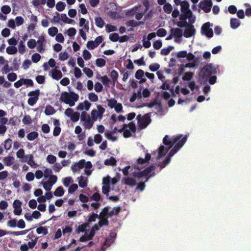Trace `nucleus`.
Instances as JSON below:
<instances>
[{"label":"nucleus","instance_id":"nucleus-3","mask_svg":"<svg viewBox=\"0 0 251 251\" xmlns=\"http://www.w3.org/2000/svg\"><path fill=\"white\" fill-rule=\"evenodd\" d=\"M109 207L108 206H105L99 215L98 218L100 219V221L98 222V224L100 226L108 225L109 222L108 221V218L110 217L108 215V211H109Z\"/></svg>","mask_w":251,"mask_h":251},{"label":"nucleus","instance_id":"nucleus-40","mask_svg":"<svg viewBox=\"0 0 251 251\" xmlns=\"http://www.w3.org/2000/svg\"><path fill=\"white\" fill-rule=\"evenodd\" d=\"M193 75H194L193 73H192L191 72H186L184 74V75L182 77V79L184 81H189L192 79Z\"/></svg>","mask_w":251,"mask_h":251},{"label":"nucleus","instance_id":"nucleus-14","mask_svg":"<svg viewBox=\"0 0 251 251\" xmlns=\"http://www.w3.org/2000/svg\"><path fill=\"white\" fill-rule=\"evenodd\" d=\"M189 4L187 1L183 0L180 5V10L182 13H188L189 15H192V12L189 9Z\"/></svg>","mask_w":251,"mask_h":251},{"label":"nucleus","instance_id":"nucleus-52","mask_svg":"<svg viewBox=\"0 0 251 251\" xmlns=\"http://www.w3.org/2000/svg\"><path fill=\"white\" fill-rule=\"evenodd\" d=\"M105 28L106 31L108 33L116 31L117 29V27L116 26L111 25L110 24H107L105 26Z\"/></svg>","mask_w":251,"mask_h":251},{"label":"nucleus","instance_id":"nucleus-16","mask_svg":"<svg viewBox=\"0 0 251 251\" xmlns=\"http://www.w3.org/2000/svg\"><path fill=\"white\" fill-rule=\"evenodd\" d=\"M79 26L81 27L83 26L84 29L86 32H88L89 30V23L88 21L86 22L85 19L81 18L79 19Z\"/></svg>","mask_w":251,"mask_h":251},{"label":"nucleus","instance_id":"nucleus-27","mask_svg":"<svg viewBox=\"0 0 251 251\" xmlns=\"http://www.w3.org/2000/svg\"><path fill=\"white\" fill-rule=\"evenodd\" d=\"M39 134L36 131H32L26 135V138L29 141H33L38 137Z\"/></svg>","mask_w":251,"mask_h":251},{"label":"nucleus","instance_id":"nucleus-60","mask_svg":"<svg viewBox=\"0 0 251 251\" xmlns=\"http://www.w3.org/2000/svg\"><path fill=\"white\" fill-rule=\"evenodd\" d=\"M47 161L50 164H54L56 161V157L52 154H50L47 156Z\"/></svg>","mask_w":251,"mask_h":251},{"label":"nucleus","instance_id":"nucleus-8","mask_svg":"<svg viewBox=\"0 0 251 251\" xmlns=\"http://www.w3.org/2000/svg\"><path fill=\"white\" fill-rule=\"evenodd\" d=\"M187 140V137H184L181 139L180 142H177V144L175 145L174 147L170 151L168 156L172 157L177 151L183 146Z\"/></svg>","mask_w":251,"mask_h":251},{"label":"nucleus","instance_id":"nucleus-10","mask_svg":"<svg viewBox=\"0 0 251 251\" xmlns=\"http://www.w3.org/2000/svg\"><path fill=\"white\" fill-rule=\"evenodd\" d=\"M212 6V0H204L199 3V7L205 13H208L211 11Z\"/></svg>","mask_w":251,"mask_h":251},{"label":"nucleus","instance_id":"nucleus-56","mask_svg":"<svg viewBox=\"0 0 251 251\" xmlns=\"http://www.w3.org/2000/svg\"><path fill=\"white\" fill-rule=\"evenodd\" d=\"M1 12L4 14H8L11 12V7L7 5H3L1 8Z\"/></svg>","mask_w":251,"mask_h":251},{"label":"nucleus","instance_id":"nucleus-23","mask_svg":"<svg viewBox=\"0 0 251 251\" xmlns=\"http://www.w3.org/2000/svg\"><path fill=\"white\" fill-rule=\"evenodd\" d=\"M56 111L54 109V108L50 105H48L45 108V113L46 115H50L54 114L55 113Z\"/></svg>","mask_w":251,"mask_h":251},{"label":"nucleus","instance_id":"nucleus-45","mask_svg":"<svg viewBox=\"0 0 251 251\" xmlns=\"http://www.w3.org/2000/svg\"><path fill=\"white\" fill-rule=\"evenodd\" d=\"M12 141L11 139H7L4 141V148L6 150H9L12 146Z\"/></svg>","mask_w":251,"mask_h":251},{"label":"nucleus","instance_id":"nucleus-53","mask_svg":"<svg viewBox=\"0 0 251 251\" xmlns=\"http://www.w3.org/2000/svg\"><path fill=\"white\" fill-rule=\"evenodd\" d=\"M27 45L29 48L32 49L36 46L37 42H36L35 39H31L28 40Z\"/></svg>","mask_w":251,"mask_h":251},{"label":"nucleus","instance_id":"nucleus-59","mask_svg":"<svg viewBox=\"0 0 251 251\" xmlns=\"http://www.w3.org/2000/svg\"><path fill=\"white\" fill-rule=\"evenodd\" d=\"M7 226L12 228L15 227L17 226V220L16 219H13L9 220L7 222Z\"/></svg>","mask_w":251,"mask_h":251},{"label":"nucleus","instance_id":"nucleus-35","mask_svg":"<svg viewBox=\"0 0 251 251\" xmlns=\"http://www.w3.org/2000/svg\"><path fill=\"white\" fill-rule=\"evenodd\" d=\"M174 49V47L173 46H169L167 48H163L161 50L160 53L163 55H168L170 51Z\"/></svg>","mask_w":251,"mask_h":251},{"label":"nucleus","instance_id":"nucleus-13","mask_svg":"<svg viewBox=\"0 0 251 251\" xmlns=\"http://www.w3.org/2000/svg\"><path fill=\"white\" fill-rule=\"evenodd\" d=\"M155 168L156 166L152 165L144 170L146 175V178L147 177H149L150 178L151 176H155V174L153 171L155 170Z\"/></svg>","mask_w":251,"mask_h":251},{"label":"nucleus","instance_id":"nucleus-20","mask_svg":"<svg viewBox=\"0 0 251 251\" xmlns=\"http://www.w3.org/2000/svg\"><path fill=\"white\" fill-rule=\"evenodd\" d=\"M124 183L131 187H133L136 184V180L131 177H125L124 179Z\"/></svg>","mask_w":251,"mask_h":251},{"label":"nucleus","instance_id":"nucleus-54","mask_svg":"<svg viewBox=\"0 0 251 251\" xmlns=\"http://www.w3.org/2000/svg\"><path fill=\"white\" fill-rule=\"evenodd\" d=\"M83 71L86 74L88 77H92L93 75V71L89 68L84 67L83 69Z\"/></svg>","mask_w":251,"mask_h":251},{"label":"nucleus","instance_id":"nucleus-58","mask_svg":"<svg viewBox=\"0 0 251 251\" xmlns=\"http://www.w3.org/2000/svg\"><path fill=\"white\" fill-rule=\"evenodd\" d=\"M167 31L164 28H159L156 31V34L158 36L163 37L166 36Z\"/></svg>","mask_w":251,"mask_h":251},{"label":"nucleus","instance_id":"nucleus-50","mask_svg":"<svg viewBox=\"0 0 251 251\" xmlns=\"http://www.w3.org/2000/svg\"><path fill=\"white\" fill-rule=\"evenodd\" d=\"M66 4L62 1L58 2L56 5V8L58 11H63L65 8Z\"/></svg>","mask_w":251,"mask_h":251},{"label":"nucleus","instance_id":"nucleus-31","mask_svg":"<svg viewBox=\"0 0 251 251\" xmlns=\"http://www.w3.org/2000/svg\"><path fill=\"white\" fill-rule=\"evenodd\" d=\"M117 161L116 159L111 156L109 159H106L104 161V164L106 165L115 166L116 165Z\"/></svg>","mask_w":251,"mask_h":251},{"label":"nucleus","instance_id":"nucleus-46","mask_svg":"<svg viewBox=\"0 0 251 251\" xmlns=\"http://www.w3.org/2000/svg\"><path fill=\"white\" fill-rule=\"evenodd\" d=\"M79 117L80 114L78 112H74V113L70 117L71 120L74 122L78 121Z\"/></svg>","mask_w":251,"mask_h":251},{"label":"nucleus","instance_id":"nucleus-25","mask_svg":"<svg viewBox=\"0 0 251 251\" xmlns=\"http://www.w3.org/2000/svg\"><path fill=\"white\" fill-rule=\"evenodd\" d=\"M13 161L14 158L12 156H11L5 157L3 159L4 164L7 166L12 165L13 164Z\"/></svg>","mask_w":251,"mask_h":251},{"label":"nucleus","instance_id":"nucleus-51","mask_svg":"<svg viewBox=\"0 0 251 251\" xmlns=\"http://www.w3.org/2000/svg\"><path fill=\"white\" fill-rule=\"evenodd\" d=\"M79 185L81 188H85L87 186V180L84 179L83 176H81L78 181Z\"/></svg>","mask_w":251,"mask_h":251},{"label":"nucleus","instance_id":"nucleus-55","mask_svg":"<svg viewBox=\"0 0 251 251\" xmlns=\"http://www.w3.org/2000/svg\"><path fill=\"white\" fill-rule=\"evenodd\" d=\"M107 102L108 106H109L111 108H114L115 106L117 103V100L114 98L107 100Z\"/></svg>","mask_w":251,"mask_h":251},{"label":"nucleus","instance_id":"nucleus-47","mask_svg":"<svg viewBox=\"0 0 251 251\" xmlns=\"http://www.w3.org/2000/svg\"><path fill=\"white\" fill-rule=\"evenodd\" d=\"M19 52L21 54H24L25 52V46L23 41H21L19 44Z\"/></svg>","mask_w":251,"mask_h":251},{"label":"nucleus","instance_id":"nucleus-61","mask_svg":"<svg viewBox=\"0 0 251 251\" xmlns=\"http://www.w3.org/2000/svg\"><path fill=\"white\" fill-rule=\"evenodd\" d=\"M144 75V72L141 69L138 70L135 75V77L137 79H140Z\"/></svg>","mask_w":251,"mask_h":251},{"label":"nucleus","instance_id":"nucleus-57","mask_svg":"<svg viewBox=\"0 0 251 251\" xmlns=\"http://www.w3.org/2000/svg\"><path fill=\"white\" fill-rule=\"evenodd\" d=\"M46 2V0H33L32 4L36 7L39 6L40 5H44Z\"/></svg>","mask_w":251,"mask_h":251},{"label":"nucleus","instance_id":"nucleus-38","mask_svg":"<svg viewBox=\"0 0 251 251\" xmlns=\"http://www.w3.org/2000/svg\"><path fill=\"white\" fill-rule=\"evenodd\" d=\"M6 51L8 54H15L17 52V49L15 46H9Z\"/></svg>","mask_w":251,"mask_h":251},{"label":"nucleus","instance_id":"nucleus-37","mask_svg":"<svg viewBox=\"0 0 251 251\" xmlns=\"http://www.w3.org/2000/svg\"><path fill=\"white\" fill-rule=\"evenodd\" d=\"M133 176L135 177H137L139 179L141 178V179L143 180V178L144 177H146V175L144 170L143 171L134 172L133 173Z\"/></svg>","mask_w":251,"mask_h":251},{"label":"nucleus","instance_id":"nucleus-19","mask_svg":"<svg viewBox=\"0 0 251 251\" xmlns=\"http://www.w3.org/2000/svg\"><path fill=\"white\" fill-rule=\"evenodd\" d=\"M51 77L53 79L58 80L62 77V74L60 70L53 69L51 71Z\"/></svg>","mask_w":251,"mask_h":251},{"label":"nucleus","instance_id":"nucleus-24","mask_svg":"<svg viewBox=\"0 0 251 251\" xmlns=\"http://www.w3.org/2000/svg\"><path fill=\"white\" fill-rule=\"evenodd\" d=\"M121 211V208L120 206L114 207L111 211H108V215L110 217L113 215H118Z\"/></svg>","mask_w":251,"mask_h":251},{"label":"nucleus","instance_id":"nucleus-48","mask_svg":"<svg viewBox=\"0 0 251 251\" xmlns=\"http://www.w3.org/2000/svg\"><path fill=\"white\" fill-rule=\"evenodd\" d=\"M192 15H189L188 13H182L179 15V19L181 21H186L187 19L190 18Z\"/></svg>","mask_w":251,"mask_h":251},{"label":"nucleus","instance_id":"nucleus-17","mask_svg":"<svg viewBox=\"0 0 251 251\" xmlns=\"http://www.w3.org/2000/svg\"><path fill=\"white\" fill-rule=\"evenodd\" d=\"M169 150V149L165 147L164 146H161L158 149V153L156 158L159 159L162 156H164Z\"/></svg>","mask_w":251,"mask_h":251},{"label":"nucleus","instance_id":"nucleus-5","mask_svg":"<svg viewBox=\"0 0 251 251\" xmlns=\"http://www.w3.org/2000/svg\"><path fill=\"white\" fill-rule=\"evenodd\" d=\"M184 136L183 135H179L176 137L170 138L168 135H165L163 139V143L164 145L169 146L168 149H171L174 145L180 142L181 139Z\"/></svg>","mask_w":251,"mask_h":251},{"label":"nucleus","instance_id":"nucleus-29","mask_svg":"<svg viewBox=\"0 0 251 251\" xmlns=\"http://www.w3.org/2000/svg\"><path fill=\"white\" fill-rule=\"evenodd\" d=\"M64 194V191L62 186L58 187L54 192V195L56 197H61Z\"/></svg>","mask_w":251,"mask_h":251},{"label":"nucleus","instance_id":"nucleus-39","mask_svg":"<svg viewBox=\"0 0 251 251\" xmlns=\"http://www.w3.org/2000/svg\"><path fill=\"white\" fill-rule=\"evenodd\" d=\"M58 31V28L57 27H54V26L50 27L48 29V33L51 37H53L55 35H57Z\"/></svg>","mask_w":251,"mask_h":251},{"label":"nucleus","instance_id":"nucleus-44","mask_svg":"<svg viewBox=\"0 0 251 251\" xmlns=\"http://www.w3.org/2000/svg\"><path fill=\"white\" fill-rule=\"evenodd\" d=\"M171 158L168 155L166 157L165 160L163 161V162L161 163L160 165H157L160 166V170H161L163 168H164L167 164H168L171 161Z\"/></svg>","mask_w":251,"mask_h":251},{"label":"nucleus","instance_id":"nucleus-32","mask_svg":"<svg viewBox=\"0 0 251 251\" xmlns=\"http://www.w3.org/2000/svg\"><path fill=\"white\" fill-rule=\"evenodd\" d=\"M23 85H25L26 87H32L34 85L32 79L29 78H22Z\"/></svg>","mask_w":251,"mask_h":251},{"label":"nucleus","instance_id":"nucleus-4","mask_svg":"<svg viewBox=\"0 0 251 251\" xmlns=\"http://www.w3.org/2000/svg\"><path fill=\"white\" fill-rule=\"evenodd\" d=\"M80 120L83 122V126L85 128L90 129L95 122L85 111H82L80 115Z\"/></svg>","mask_w":251,"mask_h":251},{"label":"nucleus","instance_id":"nucleus-42","mask_svg":"<svg viewBox=\"0 0 251 251\" xmlns=\"http://www.w3.org/2000/svg\"><path fill=\"white\" fill-rule=\"evenodd\" d=\"M99 218V215L96 213H92L91 214H90L88 216V224L90 223L93 222H95L96 220V219Z\"/></svg>","mask_w":251,"mask_h":251},{"label":"nucleus","instance_id":"nucleus-1","mask_svg":"<svg viewBox=\"0 0 251 251\" xmlns=\"http://www.w3.org/2000/svg\"><path fill=\"white\" fill-rule=\"evenodd\" d=\"M217 73V68L212 64H208L202 68L199 73L200 79L203 81H207L210 76Z\"/></svg>","mask_w":251,"mask_h":251},{"label":"nucleus","instance_id":"nucleus-34","mask_svg":"<svg viewBox=\"0 0 251 251\" xmlns=\"http://www.w3.org/2000/svg\"><path fill=\"white\" fill-rule=\"evenodd\" d=\"M36 232L38 234H43L46 235L48 233V228L46 227L39 226L36 229Z\"/></svg>","mask_w":251,"mask_h":251},{"label":"nucleus","instance_id":"nucleus-7","mask_svg":"<svg viewBox=\"0 0 251 251\" xmlns=\"http://www.w3.org/2000/svg\"><path fill=\"white\" fill-rule=\"evenodd\" d=\"M97 110L93 109L91 112L92 118L95 121L98 119L100 120L103 117V114L105 111V109L102 105L99 104L97 105Z\"/></svg>","mask_w":251,"mask_h":251},{"label":"nucleus","instance_id":"nucleus-6","mask_svg":"<svg viewBox=\"0 0 251 251\" xmlns=\"http://www.w3.org/2000/svg\"><path fill=\"white\" fill-rule=\"evenodd\" d=\"M139 126L141 128H145L151 122L150 115L149 113L143 116L138 115L136 118Z\"/></svg>","mask_w":251,"mask_h":251},{"label":"nucleus","instance_id":"nucleus-63","mask_svg":"<svg viewBox=\"0 0 251 251\" xmlns=\"http://www.w3.org/2000/svg\"><path fill=\"white\" fill-rule=\"evenodd\" d=\"M100 198L101 196L100 194L97 192L94 193L90 197L91 200L95 201H99Z\"/></svg>","mask_w":251,"mask_h":251},{"label":"nucleus","instance_id":"nucleus-18","mask_svg":"<svg viewBox=\"0 0 251 251\" xmlns=\"http://www.w3.org/2000/svg\"><path fill=\"white\" fill-rule=\"evenodd\" d=\"M171 32L173 34V36L176 38H180L183 34H182V30L179 28H171Z\"/></svg>","mask_w":251,"mask_h":251},{"label":"nucleus","instance_id":"nucleus-64","mask_svg":"<svg viewBox=\"0 0 251 251\" xmlns=\"http://www.w3.org/2000/svg\"><path fill=\"white\" fill-rule=\"evenodd\" d=\"M119 39V36L118 33H114L110 34L109 39L114 42H117Z\"/></svg>","mask_w":251,"mask_h":251},{"label":"nucleus","instance_id":"nucleus-33","mask_svg":"<svg viewBox=\"0 0 251 251\" xmlns=\"http://www.w3.org/2000/svg\"><path fill=\"white\" fill-rule=\"evenodd\" d=\"M113 134V132H112L111 131H106L105 132V136L108 140L115 141L117 140V138L114 136Z\"/></svg>","mask_w":251,"mask_h":251},{"label":"nucleus","instance_id":"nucleus-28","mask_svg":"<svg viewBox=\"0 0 251 251\" xmlns=\"http://www.w3.org/2000/svg\"><path fill=\"white\" fill-rule=\"evenodd\" d=\"M96 25L100 28L103 27L104 25V22L102 18L100 17H96L95 19Z\"/></svg>","mask_w":251,"mask_h":251},{"label":"nucleus","instance_id":"nucleus-21","mask_svg":"<svg viewBox=\"0 0 251 251\" xmlns=\"http://www.w3.org/2000/svg\"><path fill=\"white\" fill-rule=\"evenodd\" d=\"M149 179V177H147L144 181H143V179H141V181L138 184L137 187H136V190H140L141 191H143L146 186L145 182H147Z\"/></svg>","mask_w":251,"mask_h":251},{"label":"nucleus","instance_id":"nucleus-26","mask_svg":"<svg viewBox=\"0 0 251 251\" xmlns=\"http://www.w3.org/2000/svg\"><path fill=\"white\" fill-rule=\"evenodd\" d=\"M88 226V223H83L81 225L78 226L77 228L75 230L76 233H79L80 232H83L86 230V228Z\"/></svg>","mask_w":251,"mask_h":251},{"label":"nucleus","instance_id":"nucleus-15","mask_svg":"<svg viewBox=\"0 0 251 251\" xmlns=\"http://www.w3.org/2000/svg\"><path fill=\"white\" fill-rule=\"evenodd\" d=\"M45 42V39L43 36L40 37L38 40L37 41V44H38L37 49V50L40 53H43L45 51V49L43 47V44Z\"/></svg>","mask_w":251,"mask_h":251},{"label":"nucleus","instance_id":"nucleus-30","mask_svg":"<svg viewBox=\"0 0 251 251\" xmlns=\"http://www.w3.org/2000/svg\"><path fill=\"white\" fill-rule=\"evenodd\" d=\"M40 91L39 89H36L34 91H32L28 93V96L30 97L35 98L36 99H39L40 96Z\"/></svg>","mask_w":251,"mask_h":251},{"label":"nucleus","instance_id":"nucleus-49","mask_svg":"<svg viewBox=\"0 0 251 251\" xmlns=\"http://www.w3.org/2000/svg\"><path fill=\"white\" fill-rule=\"evenodd\" d=\"M110 76L115 84V82L117 81L119 76L118 73L116 71L113 70L111 72Z\"/></svg>","mask_w":251,"mask_h":251},{"label":"nucleus","instance_id":"nucleus-41","mask_svg":"<svg viewBox=\"0 0 251 251\" xmlns=\"http://www.w3.org/2000/svg\"><path fill=\"white\" fill-rule=\"evenodd\" d=\"M88 99L90 101L92 102H96L99 100L98 96L94 93H89Z\"/></svg>","mask_w":251,"mask_h":251},{"label":"nucleus","instance_id":"nucleus-2","mask_svg":"<svg viewBox=\"0 0 251 251\" xmlns=\"http://www.w3.org/2000/svg\"><path fill=\"white\" fill-rule=\"evenodd\" d=\"M79 99V96L74 92L68 93L64 91L61 94L60 100L65 103L69 104L71 107L75 105V102Z\"/></svg>","mask_w":251,"mask_h":251},{"label":"nucleus","instance_id":"nucleus-62","mask_svg":"<svg viewBox=\"0 0 251 251\" xmlns=\"http://www.w3.org/2000/svg\"><path fill=\"white\" fill-rule=\"evenodd\" d=\"M82 56L84 59L86 60H88L91 58V53L87 50H84L82 53Z\"/></svg>","mask_w":251,"mask_h":251},{"label":"nucleus","instance_id":"nucleus-22","mask_svg":"<svg viewBox=\"0 0 251 251\" xmlns=\"http://www.w3.org/2000/svg\"><path fill=\"white\" fill-rule=\"evenodd\" d=\"M240 25V21L237 18L230 19V26L233 29L237 28Z\"/></svg>","mask_w":251,"mask_h":251},{"label":"nucleus","instance_id":"nucleus-11","mask_svg":"<svg viewBox=\"0 0 251 251\" xmlns=\"http://www.w3.org/2000/svg\"><path fill=\"white\" fill-rule=\"evenodd\" d=\"M196 32V29L192 25H187L186 28L183 33V36L186 38H189L193 36Z\"/></svg>","mask_w":251,"mask_h":251},{"label":"nucleus","instance_id":"nucleus-9","mask_svg":"<svg viewBox=\"0 0 251 251\" xmlns=\"http://www.w3.org/2000/svg\"><path fill=\"white\" fill-rule=\"evenodd\" d=\"M209 27L210 23L209 22L204 24L201 27V33L210 38L213 37V32L212 29Z\"/></svg>","mask_w":251,"mask_h":251},{"label":"nucleus","instance_id":"nucleus-12","mask_svg":"<svg viewBox=\"0 0 251 251\" xmlns=\"http://www.w3.org/2000/svg\"><path fill=\"white\" fill-rule=\"evenodd\" d=\"M85 164V160L84 159H81L77 163H75L72 165L71 169L74 173L76 172L78 170L82 169Z\"/></svg>","mask_w":251,"mask_h":251},{"label":"nucleus","instance_id":"nucleus-36","mask_svg":"<svg viewBox=\"0 0 251 251\" xmlns=\"http://www.w3.org/2000/svg\"><path fill=\"white\" fill-rule=\"evenodd\" d=\"M163 8L164 12L167 14H170L173 10L172 6L169 3H166Z\"/></svg>","mask_w":251,"mask_h":251},{"label":"nucleus","instance_id":"nucleus-43","mask_svg":"<svg viewBox=\"0 0 251 251\" xmlns=\"http://www.w3.org/2000/svg\"><path fill=\"white\" fill-rule=\"evenodd\" d=\"M106 61L103 58H98L96 60V64L99 67H103L105 65Z\"/></svg>","mask_w":251,"mask_h":251}]
</instances>
